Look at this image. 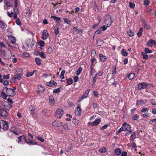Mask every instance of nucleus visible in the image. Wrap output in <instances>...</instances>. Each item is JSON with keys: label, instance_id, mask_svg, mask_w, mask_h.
<instances>
[{"label": "nucleus", "instance_id": "ea45409f", "mask_svg": "<svg viewBox=\"0 0 156 156\" xmlns=\"http://www.w3.org/2000/svg\"><path fill=\"white\" fill-rule=\"evenodd\" d=\"M122 52L121 54L123 56H127V53L126 51H125V50L124 49H122Z\"/></svg>", "mask_w": 156, "mask_h": 156}, {"label": "nucleus", "instance_id": "6e6552de", "mask_svg": "<svg viewBox=\"0 0 156 156\" xmlns=\"http://www.w3.org/2000/svg\"><path fill=\"white\" fill-rule=\"evenodd\" d=\"M148 86L146 82H142L139 83L138 84V88L139 90H141L146 88Z\"/></svg>", "mask_w": 156, "mask_h": 156}, {"label": "nucleus", "instance_id": "8fccbe9b", "mask_svg": "<svg viewBox=\"0 0 156 156\" xmlns=\"http://www.w3.org/2000/svg\"><path fill=\"white\" fill-rule=\"evenodd\" d=\"M60 87H59L56 89H54L53 90V92L54 93H58L60 91Z\"/></svg>", "mask_w": 156, "mask_h": 156}, {"label": "nucleus", "instance_id": "20e7f679", "mask_svg": "<svg viewBox=\"0 0 156 156\" xmlns=\"http://www.w3.org/2000/svg\"><path fill=\"white\" fill-rule=\"evenodd\" d=\"M8 128V122L2 120L0 121V130L1 131H6Z\"/></svg>", "mask_w": 156, "mask_h": 156}, {"label": "nucleus", "instance_id": "9b49d317", "mask_svg": "<svg viewBox=\"0 0 156 156\" xmlns=\"http://www.w3.org/2000/svg\"><path fill=\"white\" fill-rule=\"evenodd\" d=\"M0 115L3 117H6L8 115V113L7 111L4 109L0 110Z\"/></svg>", "mask_w": 156, "mask_h": 156}, {"label": "nucleus", "instance_id": "c9c22d12", "mask_svg": "<svg viewBox=\"0 0 156 156\" xmlns=\"http://www.w3.org/2000/svg\"><path fill=\"white\" fill-rule=\"evenodd\" d=\"M12 62L14 63H15L17 62V59L15 57L14 55H12Z\"/></svg>", "mask_w": 156, "mask_h": 156}, {"label": "nucleus", "instance_id": "f03ea898", "mask_svg": "<svg viewBox=\"0 0 156 156\" xmlns=\"http://www.w3.org/2000/svg\"><path fill=\"white\" fill-rule=\"evenodd\" d=\"M123 131H127L129 133L132 132L130 125L127 124L126 122H125L122 125V126L116 132V133L118 134Z\"/></svg>", "mask_w": 156, "mask_h": 156}, {"label": "nucleus", "instance_id": "680f3d73", "mask_svg": "<svg viewBox=\"0 0 156 156\" xmlns=\"http://www.w3.org/2000/svg\"><path fill=\"white\" fill-rule=\"evenodd\" d=\"M16 23L18 25H20L21 24L19 18L16 21Z\"/></svg>", "mask_w": 156, "mask_h": 156}, {"label": "nucleus", "instance_id": "f8f14e48", "mask_svg": "<svg viewBox=\"0 0 156 156\" xmlns=\"http://www.w3.org/2000/svg\"><path fill=\"white\" fill-rule=\"evenodd\" d=\"M42 38L43 40H45L47 39L48 37L49 34L46 30H44L42 33Z\"/></svg>", "mask_w": 156, "mask_h": 156}, {"label": "nucleus", "instance_id": "72a5a7b5", "mask_svg": "<svg viewBox=\"0 0 156 156\" xmlns=\"http://www.w3.org/2000/svg\"><path fill=\"white\" fill-rule=\"evenodd\" d=\"M82 70V67H80L76 71V75L78 76L80 74Z\"/></svg>", "mask_w": 156, "mask_h": 156}, {"label": "nucleus", "instance_id": "e433bc0d", "mask_svg": "<svg viewBox=\"0 0 156 156\" xmlns=\"http://www.w3.org/2000/svg\"><path fill=\"white\" fill-rule=\"evenodd\" d=\"M38 87L40 91L42 92H43L45 89V88L44 87H42L41 85L38 86Z\"/></svg>", "mask_w": 156, "mask_h": 156}, {"label": "nucleus", "instance_id": "69168bd1", "mask_svg": "<svg viewBox=\"0 0 156 156\" xmlns=\"http://www.w3.org/2000/svg\"><path fill=\"white\" fill-rule=\"evenodd\" d=\"M101 30L100 28H98V30L95 32V34H99L101 32Z\"/></svg>", "mask_w": 156, "mask_h": 156}, {"label": "nucleus", "instance_id": "f704fd0d", "mask_svg": "<svg viewBox=\"0 0 156 156\" xmlns=\"http://www.w3.org/2000/svg\"><path fill=\"white\" fill-rule=\"evenodd\" d=\"M36 71V70H34L32 72L28 73H27V77H30V76H33L34 75L35 72Z\"/></svg>", "mask_w": 156, "mask_h": 156}, {"label": "nucleus", "instance_id": "b1692460", "mask_svg": "<svg viewBox=\"0 0 156 156\" xmlns=\"http://www.w3.org/2000/svg\"><path fill=\"white\" fill-rule=\"evenodd\" d=\"M135 76V74L133 73H130L128 75V77L130 80L133 79Z\"/></svg>", "mask_w": 156, "mask_h": 156}, {"label": "nucleus", "instance_id": "4be33fe9", "mask_svg": "<svg viewBox=\"0 0 156 156\" xmlns=\"http://www.w3.org/2000/svg\"><path fill=\"white\" fill-rule=\"evenodd\" d=\"M106 151V148L104 147H101L98 150L99 152L101 153H104Z\"/></svg>", "mask_w": 156, "mask_h": 156}, {"label": "nucleus", "instance_id": "79ce46f5", "mask_svg": "<svg viewBox=\"0 0 156 156\" xmlns=\"http://www.w3.org/2000/svg\"><path fill=\"white\" fill-rule=\"evenodd\" d=\"M144 51L146 53H152V51L149 50L148 48H145L144 49Z\"/></svg>", "mask_w": 156, "mask_h": 156}, {"label": "nucleus", "instance_id": "58836bf2", "mask_svg": "<svg viewBox=\"0 0 156 156\" xmlns=\"http://www.w3.org/2000/svg\"><path fill=\"white\" fill-rule=\"evenodd\" d=\"M135 133L134 132H133L131 135L130 140H133L135 138Z\"/></svg>", "mask_w": 156, "mask_h": 156}, {"label": "nucleus", "instance_id": "13d9d810", "mask_svg": "<svg viewBox=\"0 0 156 156\" xmlns=\"http://www.w3.org/2000/svg\"><path fill=\"white\" fill-rule=\"evenodd\" d=\"M129 7L131 8H134L135 6V5L134 3L131 2H129Z\"/></svg>", "mask_w": 156, "mask_h": 156}, {"label": "nucleus", "instance_id": "393cba45", "mask_svg": "<svg viewBox=\"0 0 156 156\" xmlns=\"http://www.w3.org/2000/svg\"><path fill=\"white\" fill-rule=\"evenodd\" d=\"M5 26V24L4 22L0 19V28H3Z\"/></svg>", "mask_w": 156, "mask_h": 156}, {"label": "nucleus", "instance_id": "f3484780", "mask_svg": "<svg viewBox=\"0 0 156 156\" xmlns=\"http://www.w3.org/2000/svg\"><path fill=\"white\" fill-rule=\"evenodd\" d=\"M4 3L5 5L6 6H4V8L5 9H6V7L8 8L11 6V4L9 1L7 0H5Z\"/></svg>", "mask_w": 156, "mask_h": 156}, {"label": "nucleus", "instance_id": "0eeeda50", "mask_svg": "<svg viewBox=\"0 0 156 156\" xmlns=\"http://www.w3.org/2000/svg\"><path fill=\"white\" fill-rule=\"evenodd\" d=\"M35 41L33 40V38L28 39L27 41L26 44L27 46L29 48L33 46L35 44Z\"/></svg>", "mask_w": 156, "mask_h": 156}, {"label": "nucleus", "instance_id": "774afa93", "mask_svg": "<svg viewBox=\"0 0 156 156\" xmlns=\"http://www.w3.org/2000/svg\"><path fill=\"white\" fill-rule=\"evenodd\" d=\"M151 103L154 105H156V101H155L154 100H151Z\"/></svg>", "mask_w": 156, "mask_h": 156}, {"label": "nucleus", "instance_id": "412c9836", "mask_svg": "<svg viewBox=\"0 0 156 156\" xmlns=\"http://www.w3.org/2000/svg\"><path fill=\"white\" fill-rule=\"evenodd\" d=\"M13 133L14 134L16 135H18V133L16 131L13 129H11L10 130V131L8 133V135L9 136H10V135H12V133Z\"/></svg>", "mask_w": 156, "mask_h": 156}, {"label": "nucleus", "instance_id": "c756f323", "mask_svg": "<svg viewBox=\"0 0 156 156\" xmlns=\"http://www.w3.org/2000/svg\"><path fill=\"white\" fill-rule=\"evenodd\" d=\"M10 53L9 51H8L5 52L4 54L5 55V58H6L8 59Z\"/></svg>", "mask_w": 156, "mask_h": 156}, {"label": "nucleus", "instance_id": "de8ad7c7", "mask_svg": "<svg viewBox=\"0 0 156 156\" xmlns=\"http://www.w3.org/2000/svg\"><path fill=\"white\" fill-rule=\"evenodd\" d=\"M39 45L41 47H44V41H41L39 42Z\"/></svg>", "mask_w": 156, "mask_h": 156}, {"label": "nucleus", "instance_id": "c03bdc74", "mask_svg": "<svg viewBox=\"0 0 156 156\" xmlns=\"http://www.w3.org/2000/svg\"><path fill=\"white\" fill-rule=\"evenodd\" d=\"M139 117V116L137 114H134L132 117V119L136 120Z\"/></svg>", "mask_w": 156, "mask_h": 156}, {"label": "nucleus", "instance_id": "3c124183", "mask_svg": "<svg viewBox=\"0 0 156 156\" xmlns=\"http://www.w3.org/2000/svg\"><path fill=\"white\" fill-rule=\"evenodd\" d=\"M52 52V49L51 48L49 47L48 48L47 51V53L48 54H51Z\"/></svg>", "mask_w": 156, "mask_h": 156}, {"label": "nucleus", "instance_id": "dca6fc26", "mask_svg": "<svg viewBox=\"0 0 156 156\" xmlns=\"http://www.w3.org/2000/svg\"><path fill=\"white\" fill-rule=\"evenodd\" d=\"M4 105V109L6 111L9 109L12 106V105L9 103H7V104L6 105Z\"/></svg>", "mask_w": 156, "mask_h": 156}, {"label": "nucleus", "instance_id": "423d86ee", "mask_svg": "<svg viewBox=\"0 0 156 156\" xmlns=\"http://www.w3.org/2000/svg\"><path fill=\"white\" fill-rule=\"evenodd\" d=\"M64 113L63 110L61 108H58L56 111L55 116L57 118H60Z\"/></svg>", "mask_w": 156, "mask_h": 156}, {"label": "nucleus", "instance_id": "473e14b6", "mask_svg": "<svg viewBox=\"0 0 156 156\" xmlns=\"http://www.w3.org/2000/svg\"><path fill=\"white\" fill-rule=\"evenodd\" d=\"M2 97L4 99H6L7 98V96L3 92H2L1 93Z\"/></svg>", "mask_w": 156, "mask_h": 156}, {"label": "nucleus", "instance_id": "e2e57ef3", "mask_svg": "<svg viewBox=\"0 0 156 156\" xmlns=\"http://www.w3.org/2000/svg\"><path fill=\"white\" fill-rule=\"evenodd\" d=\"M98 75V74L97 73H96L95 76H94L92 77L93 78V83L95 82L96 81V78L97 77Z\"/></svg>", "mask_w": 156, "mask_h": 156}, {"label": "nucleus", "instance_id": "052dcab7", "mask_svg": "<svg viewBox=\"0 0 156 156\" xmlns=\"http://www.w3.org/2000/svg\"><path fill=\"white\" fill-rule=\"evenodd\" d=\"M108 126V125L106 124L103 126L101 128H100L101 130H102L104 129H106L107 128V127Z\"/></svg>", "mask_w": 156, "mask_h": 156}, {"label": "nucleus", "instance_id": "f257e3e1", "mask_svg": "<svg viewBox=\"0 0 156 156\" xmlns=\"http://www.w3.org/2000/svg\"><path fill=\"white\" fill-rule=\"evenodd\" d=\"M8 39L7 44L8 46L11 48H16V47L17 45L16 43V37L12 35H9L8 37Z\"/></svg>", "mask_w": 156, "mask_h": 156}, {"label": "nucleus", "instance_id": "2eb2a0df", "mask_svg": "<svg viewBox=\"0 0 156 156\" xmlns=\"http://www.w3.org/2000/svg\"><path fill=\"white\" fill-rule=\"evenodd\" d=\"M90 90L88 89L86 91V92L83 94L82 96L79 99L80 101H81L83 98H86L88 96Z\"/></svg>", "mask_w": 156, "mask_h": 156}, {"label": "nucleus", "instance_id": "7c9ffc66", "mask_svg": "<svg viewBox=\"0 0 156 156\" xmlns=\"http://www.w3.org/2000/svg\"><path fill=\"white\" fill-rule=\"evenodd\" d=\"M99 57L101 60L102 61H105L106 60V57L105 56L101 54H99Z\"/></svg>", "mask_w": 156, "mask_h": 156}, {"label": "nucleus", "instance_id": "0e129e2a", "mask_svg": "<svg viewBox=\"0 0 156 156\" xmlns=\"http://www.w3.org/2000/svg\"><path fill=\"white\" fill-rule=\"evenodd\" d=\"M64 22L67 24H69L70 23V20L67 19V18L64 19Z\"/></svg>", "mask_w": 156, "mask_h": 156}, {"label": "nucleus", "instance_id": "9d476101", "mask_svg": "<svg viewBox=\"0 0 156 156\" xmlns=\"http://www.w3.org/2000/svg\"><path fill=\"white\" fill-rule=\"evenodd\" d=\"M18 143L20 144H22L23 141H25L26 142V140H27L25 136H20L18 137Z\"/></svg>", "mask_w": 156, "mask_h": 156}, {"label": "nucleus", "instance_id": "2f4dec72", "mask_svg": "<svg viewBox=\"0 0 156 156\" xmlns=\"http://www.w3.org/2000/svg\"><path fill=\"white\" fill-rule=\"evenodd\" d=\"M143 32V28H140L138 31V32L137 33V35L138 37H140L141 36V34Z\"/></svg>", "mask_w": 156, "mask_h": 156}, {"label": "nucleus", "instance_id": "7ed1b4c3", "mask_svg": "<svg viewBox=\"0 0 156 156\" xmlns=\"http://www.w3.org/2000/svg\"><path fill=\"white\" fill-rule=\"evenodd\" d=\"M5 89H6V93L7 94V95L9 96L13 97L16 94V93L15 92V90L16 89V87H13L12 88H8L7 87H5Z\"/></svg>", "mask_w": 156, "mask_h": 156}, {"label": "nucleus", "instance_id": "09e8293b", "mask_svg": "<svg viewBox=\"0 0 156 156\" xmlns=\"http://www.w3.org/2000/svg\"><path fill=\"white\" fill-rule=\"evenodd\" d=\"M18 13V11L17 9V10H16V11H15V13L13 14V16H14V18L15 19H16L17 18V14Z\"/></svg>", "mask_w": 156, "mask_h": 156}, {"label": "nucleus", "instance_id": "6ab92c4d", "mask_svg": "<svg viewBox=\"0 0 156 156\" xmlns=\"http://www.w3.org/2000/svg\"><path fill=\"white\" fill-rule=\"evenodd\" d=\"M101 120L99 119H97L95 120L93 122V126H96L98 125L101 122Z\"/></svg>", "mask_w": 156, "mask_h": 156}, {"label": "nucleus", "instance_id": "aec40b11", "mask_svg": "<svg viewBox=\"0 0 156 156\" xmlns=\"http://www.w3.org/2000/svg\"><path fill=\"white\" fill-rule=\"evenodd\" d=\"M96 72V71L94 69L93 66H92V65H91L90 66V76H92L94 75V73H95Z\"/></svg>", "mask_w": 156, "mask_h": 156}, {"label": "nucleus", "instance_id": "49530a36", "mask_svg": "<svg viewBox=\"0 0 156 156\" xmlns=\"http://www.w3.org/2000/svg\"><path fill=\"white\" fill-rule=\"evenodd\" d=\"M127 34L130 37H132L133 36V33L130 30H128L127 32Z\"/></svg>", "mask_w": 156, "mask_h": 156}, {"label": "nucleus", "instance_id": "5fc2aeb1", "mask_svg": "<svg viewBox=\"0 0 156 156\" xmlns=\"http://www.w3.org/2000/svg\"><path fill=\"white\" fill-rule=\"evenodd\" d=\"M37 138L41 142H44V139L40 136H37Z\"/></svg>", "mask_w": 156, "mask_h": 156}, {"label": "nucleus", "instance_id": "a19ab883", "mask_svg": "<svg viewBox=\"0 0 156 156\" xmlns=\"http://www.w3.org/2000/svg\"><path fill=\"white\" fill-rule=\"evenodd\" d=\"M65 73V71L64 70H63L62 71V72L61 73V74H60L61 79H63L64 78V74Z\"/></svg>", "mask_w": 156, "mask_h": 156}, {"label": "nucleus", "instance_id": "cd10ccee", "mask_svg": "<svg viewBox=\"0 0 156 156\" xmlns=\"http://www.w3.org/2000/svg\"><path fill=\"white\" fill-rule=\"evenodd\" d=\"M141 55L143 56V58L144 59H148V56L146 53L142 52L141 53Z\"/></svg>", "mask_w": 156, "mask_h": 156}, {"label": "nucleus", "instance_id": "6e6d98bb", "mask_svg": "<svg viewBox=\"0 0 156 156\" xmlns=\"http://www.w3.org/2000/svg\"><path fill=\"white\" fill-rule=\"evenodd\" d=\"M13 14L14 13H13L12 12L10 13L9 11L7 12V14L8 16L10 17H11L13 16Z\"/></svg>", "mask_w": 156, "mask_h": 156}, {"label": "nucleus", "instance_id": "603ef678", "mask_svg": "<svg viewBox=\"0 0 156 156\" xmlns=\"http://www.w3.org/2000/svg\"><path fill=\"white\" fill-rule=\"evenodd\" d=\"M59 28L58 27H57L55 29L54 31L56 35H57L59 33Z\"/></svg>", "mask_w": 156, "mask_h": 156}, {"label": "nucleus", "instance_id": "ddd939ff", "mask_svg": "<svg viewBox=\"0 0 156 156\" xmlns=\"http://www.w3.org/2000/svg\"><path fill=\"white\" fill-rule=\"evenodd\" d=\"M52 125L54 126L59 127L62 125V123L59 121H55L53 122Z\"/></svg>", "mask_w": 156, "mask_h": 156}, {"label": "nucleus", "instance_id": "bf43d9fd", "mask_svg": "<svg viewBox=\"0 0 156 156\" xmlns=\"http://www.w3.org/2000/svg\"><path fill=\"white\" fill-rule=\"evenodd\" d=\"M150 4L149 1L148 0H145L144 2V5H147Z\"/></svg>", "mask_w": 156, "mask_h": 156}, {"label": "nucleus", "instance_id": "4468645a", "mask_svg": "<svg viewBox=\"0 0 156 156\" xmlns=\"http://www.w3.org/2000/svg\"><path fill=\"white\" fill-rule=\"evenodd\" d=\"M57 83L53 81H51L49 82H47L46 84L48 86L55 87L57 85Z\"/></svg>", "mask_w": 156, "mask_h": 156}, {"label": "nucleus", "instance_id": "bb28decb", "mask_svg": "<svg viewBox=\"0 0 156 156\" xmlns=\"http://www.w3.org/2000/svg\"><path fill=\"white\" fill-rule=\"evenodd\" d=\"M31 112V113L33 114L35 111V107L34 105H31L29 108Z\"/></svg>", "mask_w": 156, "mask_h": 156}, {"label": "nucleus", "instance_id": "c85d7f7f", "mask_svg": "<svg viewBox=\"0 0 156 156\" xmlns=\"http://www.w3.org/2000/svg\"><path fill=\"white\" fill-rule=\"evenodd\" d=\"M35 61L36 63L38 65H40L41 64V59L38 58H35Z\"/></svg>", "mask_w": 156, "mask_h": 156}, {"label": "nucleus", "instance_id": "1a4fd4ad", "mask_svg": "<svg viewBox=\"0 0 156 156\" xmlns=\"http://www.w3.org/2000/svg\"><path fill=\"white\" fill-rule=\"evenodd\" d=\"M75 115L78 116H80L81 114V108H80V105L79 104L75 110Z\"/></svg>", "mask_w": 156, "mask_h": 156}, {"label": "nucleus", "instance_id": "4c0bfd02", "mask_svg": "<svg viewBox=\"0 0 156 156\" xmlns=\"http://www.w3.org/2000/svg\"><path fill=\"white\" fill-rule=\"evenodd\" d=\"M67 80V85H70L73 83V80L72 79H66Z\"/></svg>", "mask_w": 156, "mask_h": 156}, {"label": "nucleus", "instance_id": "37998d69", "mask_svg": "<svg viewBox=\"0 0 156 156\" xmlns=\"http://www.w3.org/2000/svg\"><path fill=\"white\" fill-rule=\"evenodd\" d=\"M51 17L54 20L57 21H59L61 20L60 17H57L54 16H52Z\"/></svg>", "mask_w": 156, "mask_h": 156}, {"label": "nucleus", "instance_id": "864d4df0", "mask_svg": "<svg viewBox=\"0 0 156 156\" xmlns=\"http://www.w3.org/2000/svg\"><path fill=\"white\" fill-rule=\"evenodd\" d=\"M151 7H148V8H147L146 9L147 11V12L149 14L151 13Z\"/></svg>", "mask_w": 156, "mask_h": 156}, {"label": "nucleus", "instance_id": "a211bd4d", "mask_svg": "<svg viewBox=\"0 0 156 156\" xmlns=\"http://www.w3.org/2000/svg\"><path fill=\"white\" fill-rule=\"evenodd\" d=\"M49 102L52 105H54L55 103L54 98L52 96H51L49 97Z\"/></svg>", "mask_w": 156, "mask_h": 156}, {"label": "nucleus", "instance_id": "338daca9", "mask_svg": "<svg viewBox=\"0 0 156 156\" xmlns=\"http://www.w3.org/2000/svg\"><path fill=\"white\" fill-rule=\"evenodd\" d=\"M21 78L20 75V74L17 75L15 77H14L15 80H20Z\"/></svg>", "mask_w": 156, "mask_h": 156}, {"label": "nucleus", "instance_id": "39448f33", "mask_svg": "<svg viewBox=\"0 0 156 156\" xmlns=\"http://www.w3.org/2000/svg\"><path fill=\"white\" fill-rule=\"evenodd\" d=\"M106 18L104 21V23L106 25L107 27H109L113 22V21L112 20L111 16L110 15H107L106 16Z\"/></svg>", "mask_w": 156, "mask_h": 156}, {"label": "nucleus", "instance_id": "a18cd8bd", "mask_svg": "<svg viewBox=\"0 0 156 156\" xmlns=\"http://www.w3.org/2000/svg\"><path fill=\"white\" fill-rule=\"evenodd\" d=\"M152 41L153 40L150 39L149 41H148L147 42V44L149 46H151V44H152Z\"/></svg>", "mask_w": 156, "mask_h": 156}, {"label": "nucleus", "instance_id": "a878e982", "mask_svg": "<svg viewBox=\"0 0 156 156\" xmlns=\"http://www.w3.org/2000/svg\"><path fill=\"white\" fill-rule=\"evenodd\" d=\"M115 153L116 155H119L121 153V150L119 148H117L115 150Z\"/></svg>", "mask_w": 156, "mask_h": 156}, {"label": "nucleus", "instance_id": "4d7b16f0", "mask_svg": "<svg viewBox=\"0 0 156 156\" xmlns=\"http://www.w3.org/2000/svg\"><path fill=\"white\" fill-rule=\"evenodd\" d=\"M146 103V101H144L143 100H141L140 101V105H143L145 104Z\"/></svg>", "mask_w": 156, "mask_h": 156}, {"label": "nucleus", "instance_id": "5701e85b", "mask_svg": "<svg viewBox=\"0 0 156 156\" xmlns=\"http://www.w3.org/2000/svg\"><path fill=\"white\" fill-rule=\"evenodd\" d=\"M36 55H39L42 58H44L46 57L45 55L42 52H37V54H36Z\"/></svg>", "mask_w": 156, "mask_h": 156}]
</instances>
